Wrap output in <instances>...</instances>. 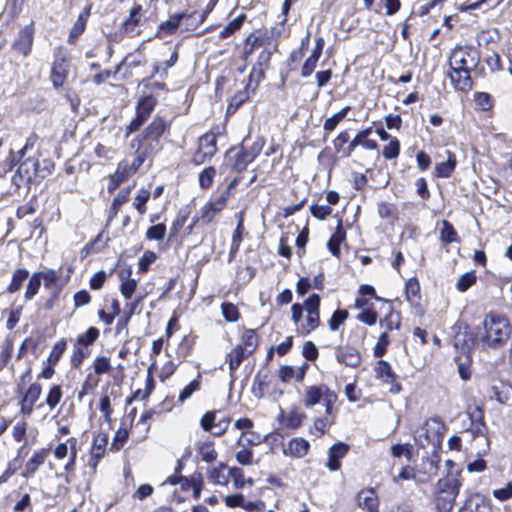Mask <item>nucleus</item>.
Here are the masks:
<instances>
[{"mask_svg":"<svg viewBox=\"0 0 512 512\" xmlns=\"http://www.w3.org/2000/svg\"><path fill=\"white\" fill-rule=\"evenodd\" d=\"M512 332L509 321L497 314H488L482 326L477 328L476 339L483 347L498 349L509 339Z\"/></svg>","mask_w":512,"mask_h":512,"instance_id":"2","label":"nucleus"},{"mask_svg":"<svg viewBox=\"0 0 512 512\" xmlns=\"http://www.w3.org/2000/svg\"><path fill=\"white\" fill-rule=\"evenodd\" d=\"M232 477L236 489L244 487L246 480L244 479V472L239 467H232L229 469V478Z\"/></svg>","mask_w":512,"mask_h":512,"instance_id":"58","label":"nucleus"},{"mask_svg":"<svg viewBox=\"0 0 512 512\" xmlns=\"http://www.w3.org/2000/svg\"><path fill=\"white\" fill-rule=\"evenodd\" d=\"M259 152L260 148L252 147L250 150H248L242 146L241 150L238 151L235 156L233 168L237 172L244 171L247 168L248 164L251 163L256 158Z\"/></svg>","mask_w":512,"mask_h":512,"instance_id":"18","label":"nucleus"},{"mask_svg":"<svg viewBox=\"0 0 512 512\" xmlns=\"http://www.w3.org/2000/svg\"><path fill=\"white\" fill-rule=\"evenodd\" d=\"M491 399H495L500 404H506L509 401V389L504 385H493L489 390Z\"/></svg>","mask_w":512,"mask_h":512,"instance_id":"38","label":"nucleus"},{"mask_svg":"<svg viewBox=\"0 0 512 512\" xmlns=\"http://www.w3.org/2000/svg\"><path fill=\"white\" fill-rule=\"evenodd\" d=\"M42 273H34L29 279L26 292L25 299L31 300L37 293L41 285Z\"/></svg>","mask_w":512,"mask_h":512,"instance_id":"43","label":"nucleus"},{"mask_svg":"<svg viewBox=\"0 0 512 512\" xmlns=\"http://www.w3.org/2000/svg\"><path fill=\"white\" fill-rule=\"evenodd\" d=\"M110 360L105 357H97L94 361V371L98 375L106 374L110 371Z\"/></svg>","mask_w":512,"mask_h":512,"instance_id":"59","label":"nucleus"},{"mask_svg":"<svg viewBox=\"0 0 512 512\" xmlns=\"http://www.w3.org/2000/svg\"><path fill=\"white\" fill-rule=\"evenodd\" d=\"M273 54L272 49H263L261 53L258 56L257 63L253 67L250 75H249V82L248 87L252 85V82L255 81V87L258 85V83L264 78L265 75V69L269 66L271 56Z\"/></svg>","mask_w":512,"mask_h":512,"instance_id":"11","label":"nucleus"},{"mask_svg":"<svg viewBox=\"0 0 512 512\" xmlns=\"http://www.w3.org/2000/svg\"><path fill=\"white\" fill-rule=\"evenodd\" d=\"M320 324V314L310 312L307 313L306 323L301 327V333L304 335L309 334L311 331L315 330Z\"/></svg>","mask_w":512,"mask_h":512,"instance_id":"47","label":"nucleus"},{"mask_svg":"<svg viewBox=\"0 0 512 512\" xmlns=\"http://www.w3.org/2000/svg\"><path fill=\"white\" fill-rule=\"evenodd\" d=\"M476 279L477 277L473 271L467 272L460 277L456 287L460 292H465L476 282Z\"/></svg>","mask_w":512,"mask_h":512,"instance_id":"53","label":"nucleus"},{"mask_svg":"<svg viewBox=\"0 0 512 512\" xmlns=\"http://www.w3.org/2000/svg\"><path fill=\"white\" fill-rule=\"evenodd\" d=\"M62 398V389L60 385H54L50 388L48 395L46 397V404L50 407V409L55 408Z\"/></svg>","mask_w":512,"mask_h":512,"instance_id":"50","label":"nucleus"},{"mask_svg":"<svg viewBox=\"0 0 512 512\" xmlns=\"http://www.w3.org/2000/svg\"><path fill=\"white\" fill-rule=\"evenodd\" d=\"M166 233V226L164 224H157L151 226L146 233L148 239L162 240Z\"/></svg>","mask_w":512,"mask_h":512,"instance_id":"60","label":"nucleus"},{"mask_svg":"<svg viewBox=\"0 0 512 512\" xmlns=\"http://www.w3.org/2000/svg\"><path fill=\"white\" fill-rule=\"evenodd\" d=\"M169 128V123L161 117H155L154 120L145 128L143 133L136 139L142 140V143H158L160 137Z\"/></svg>","mask_w":512,"mask_h":512,"instance_id":"8","label":"nucleus"},{"mask_svg":"<svg viewBox=\"0 0 512 512\" xmlns=\"http://www.w3.org/2000/svg\"><path fill=\"white\" fill-rule=\"evenodd\" d=\"M29 272L26 269H17L12 276V281L7 288L9 293H15L20 289L23 282L28 278Z\"/></svg>","mask_w":512,"mask_h":512,"instance_id":"39","label":"nucleus"},{"mask_svg":"<svg viewBox=\"0 0 512 512\" xmlns=\"http://www.w3.org/2000/svg\"><path fill=\"white\" fill-rule=\"evenodd\" d=\"M42 392V387L39 383H33L30 385V387L27 389L24 397V402H31L33 404L36 403V401L39 399Z\"/></svg>","mask_w":512,"mask_h":512,"instance_id":"56","label":"nucleus"},{"mask_svg":"<svg viewBox=\"0 0 512 512\" xmlns=\"http://www.w3.org/2000/svg\"><path fill=\"white\" fill-rule=\"evenodd\" d=\"M461 470L449 471L448 474L441 478L437 483V489L441 493H448L458 496L460 487L462 486Z\"/></svg>","mask_w":512,"mask_h":512,"instance_id":"12","label":"nucleus"},{"mask_svg":"<svg viewBox=\"0 0 512 512\" xmlns=\"http://www.w3.org/2000/svg\"><path fill=\"white\" fill-rule=\"evenodd\" d=\"M128 431L126 429L120 428L116 431L113 443L111 445V449L118 451L120 450L124 443L128 439Z\"/></svg>","mask_w":512,"mask_h":512,"instance_id":"61","label":"nucleus"},{"mask_svg":"<svg viewBox=\"0 0 512 512\" xmlns=\"http://www.w3.org/2000/svg\"><path fill=\"white\" fill-rule=\"evenodd\" d=\"M65 350H66V341L65 340H60V341L56 342L52 348V351L50 352V355L48 358L49 363L51 365H56Z\"/></svg>","mask_w":512,"mask_h":512,"instance_id":"52","label":"nucleus"},{"mask_svg":"<svg viewBox=\"0 0 512 512\" xmlns=\"http://www.w3.org/2000/svg\"><path fill=\"white\" fill-rule=\"evenodd\" d=\"M334 424V416L332 414H327L325 412V416L318 417L314 421V430L317 432V435H323L327 428Z\"/></svg>","mask_w":512,"mask_h":512,"instance_id":"44","label":"nucleus"},{"mask_svg":"<svg viewBox=\"0 0 512 512\" xmlns=\"http://www.w3.org/2000/svg\"><path fill=\"white\" fill-rule=\"evenodd\" d=\"M149 197L150 192L145 189H142L135 197L134 206L139 214L143 215L146 212V202L148 201Z\"/></svg>","mask_w":512,"mask_h":512,"instance_id":"57","label":"nucleus"},{"mask_svg":"<svg viewBox=\"0 0 512 512\" xmlns=\"http://www.w3.org/2000/svg\"><path fill=\"white\" fill-rule=\"evenodd\" d=\"M228 200V192H223L216 200L207 203L201 210V219L210 223L224 209Z\"/></svg>","mask_w":512,"mask_h":512,"instance_id":"15","label":"nucleus"},{"mask_svg":"<svg viewBox=\"0 0 512 512\" xmlns=\"http://www.w3.org/2000/svg\"><path fill=\"white\" fill-rule=\"evenodd\" d=\"M205 18H206V13L194 12L191 14H185V13L174 14V15L170 16L167 21L162 22L159 25V29L166 31L168 34H173L179 27L180 22L182 20H186L188 26L193 24V21H191V23H188V21L196 20V26H197L198 24H201L205 20Z\"/></svg>","mask_w":512,"mask_h":512,"instance_id":"6","label":"nucleus"},{"mask_svg":"<svg viewBox=\"0 0 512 512\" xmlns=\"http://www.w3.org/2000/svg\"><path fill=\"white\" fill-rule=\"evenodd\" d=\"M479 61V51L473 46H457L452 50L448 76L455 89L468 91L472 88L471 72L478 66Z\"/></svg>","mask_w":512,"mask_h":512,"instance_id":"1","label":"nucleus"},{"mask_svg":"<svg viewBox=\"0 0 512 512\" xmlns=\"http://www.w3.org/2000/svg\"><path fill=\"white\" fill-rule=\"evenodd\" d=\"M406 299L411 303H416L420 299V284L417 278L408 279L405 287Z\"/></svg>","mask_w":512,"mask_h":512,"instance_id":"35","label":"nucleus"},{"mask_svg":"<svg viewBox=\"0 0 512 512\" xmlns=\"http://www.w3.org/2000/svg\"><path fill=\"white\" fill-rule=\"evenodd\" d=\"M33 39V25H27L19 31L17 38L12 44V49L18 53H21L24 57H27L31 52Z\"/></svg>","mask_w":512,"mask_h":512,"instance_id":"9","label":"nucleus"},{"mask_svg":"<svg viewBox=\"0 0 512 512\" xmlns=\"http://www.w3.org/2000/svg\"><path fill=\"white\" fill-rule=\"evenodd\" d=\"M157 104V100L155 97L149 95L140 99L137 104L136 111L138 114H141L142 117L148 119Z\"/></svg>","mask_w":512,"mask_h":512,"instance_id":"33","label":"nucleus"},{"mask_svg":"<svg viewBox=\"0 0 512 512\" xmlns=\"http://www.w3.org/2000/svg\"><path fill=\"white\" fill-rule=\"evenodd\" d=\"M459 512H492V508L483 495L470 493Z\"/></svg>","mask_w":512,"mask_h":512,"instance_id":"14","label":"nucleus"},{"mask_svg":"<svg viewBox=\"0 0 512 512\" xmlns=\"http://www.w3.org/2000/svg\"><path fill=\"white\" fill-rule=\"evenodd\" d=\"M345 238V233L341 228V225L338 226L337 231L332 235L329 239L327 246L330 252L339 257L340 255V244Z\"/></svg>","mask_w":512,"mask_h":512,"instance_id":"36","label":"nucleus"},{"mask_svg":"<svg viewBox=\"0 0 512 512\" xmlns=\"http://www.w3.org/2000/svg\"><path fill=\"white\" fill-rule=\"evenodd\" d=\"M131 147L136 148L138 155L133 160L131 166H128V171L131 173L136 172L140 166L144 163L147 157H149L155 149V145L152 143L144 144L140 139H134L131 142Z\"/></svg>","mask_w":512,"mask_h":512,"instance_id":"13","label":"nucleus"},{"mask_svg":"<svg viewBox=\"0 0 512 512\" xmlns=\"http://www.w3.org/2000/svg\"><path fill=\"white\" fill-rule=\"evenodd\" d=\"M264 44L265 38L253 34L249 35L244 46V58L248 59V57L251 56L256 49L263 47Z\"/></svg>","mask_w":512,"mask_h":512,"instance_id":"34","label":"nucleus"},{"mask_svg":"<svg viewBox=\"0 0 512 512\" xmlns=\"http://www.w3.org/2000/svg\"><path fill=\"white\" fill-rule=\"evenodd\" d=\"M457 164L456 156L448 152V159L445 162L438 163L435 167V173L437 177L448 178L454 171Z\"/></svg>","mask_w":512,"mask_h":512,"instance_id":"26","label":"nucleus"},{"mask_svg":"<svg viewBox=\"0 0 512 512\" xmlns=\"http://www.w3.org/2000/svg\"><path fill=\"white\" fill-rule=\"evenodd\" d=\"M334 350L338 363L350 368H357L360 366L362 356L357 348L350 345H338Z\"/></svg>","mask_w":512,"mask_h":512,"instance_id":"7","label":"nucleus"},{"mask_svg":"<svg viewBox=\"0 0 512 512\" xmlns=\"http://www.w3.org/2000/svg\"><path fill=\"white\" fill-rule=\"evenodd\" d=\"M400 153V142L397 138H393L389 141V143L384 146L382 154L383 156L388 159H396L399 156Z\"/></svg>","mask_w":512,"mask_h":512,"instance_id":"48","label":"nucleus"},{"mask_svg":"<svg viewBox=\"0 0 512 512\" xmlns=\"http://www.w3.org/2000/svg\"><path fill=\"white\" fill-rule=\"evenodd\" d=\"M248 353H246L241 346H235L227 355H226V362L229 365V373L232 378V380H235V371L239 368L241 363L250 357Z\"/></svg>","mask_w":512,"mask_h":512,"instance_id":"19","label":"nucleus"},{"mask_svg":"<svg viewBox=\"0 0 512 512\" xmlns=\"http://www.w3.org/2000/svg\"><path fill=\"white\" fill-rule=\"evenodd\" d=\"M349 451V446L343 442L334 444L329 449V459L326 464L329 470L337 471L341 467L340 459L346 456Z\"/></svg>","mask_w":512,"mask_h":512,"instance_id":"17","label":"nucleus"},{"mask_svg":"<svg viewBox=\"0 0 512 512\" xmlns=\"http://www.w3.org/2000/svg\"><path fill=\"white\" fill-rule=\"evenodd\" d=\"M456 497L457 496L452 494L441 493V491L437 489L435 498L437 509L440 512H450L455 504Z\"/></svg>","mask_w":512,"mask_h":512,"instance_id":"28","label":"nucleus"},{"mask_svg":"<svg viewBox=\"0 0 512 512\" xmlns=\"http://www.w3.org/2000/svg\"><path fill=\"white\" fill-rule=\"evenodd\" d=\"M129 175H130V172L128 171V164L121 162L118 165V168H117L115 174L111 178V181L114 182V187H108V190L110 192L115 190L123 181L126 180V178Z\"/></svg>","mask_w":512,"mask_h":512,"instance_id":"42","label":"nucleus"},{"mask_svg":"<svg viewBox=\"0 0 512 512\" xmlns=\"http://www.w3.org/2000/svg\"><path fill=\"white\" fill-rule=\"evenodd\" d=\"M17 172L22 179L31 181L39 174V163L35 159L28 158L19 165Z\"/></svg>","mask_w":512,"mask_h":512,"instance_id":"22","label":"nucleus"},{"mask_svg":"<svg viewBox=\"0 0 512 512\" xmlns=\"http://www.w3.org/2000/svg\"><path fill=\"white\" fill-rule=\"evenodd\" d=\"M357 146H362L369 150L378 149V144L375 140L366 139L357 134L356 137L349 143L347 150L345 151V156L349 157Z\"/></svg>","mask_w":512,"mask_h":512,"instance_id":"30","label":"nucleus"},{"mask_svg":"<svg viewBox=\"0 0 512 512\" xmlns=\"http://www.w3.org/2000/svg\"><path fill=\"white\" fill-rule=\"evenodd\" d=\"M99 337V330L95 327H90L84 334H81L77 338V342L80 345L88 346L91 345Z\"/></svg>","mask_w":512,"mask_h":512,"instance_id":"54","label":"nucleus"},{"mask_svg":"<svg viewBox=\"0 0 512 512\" xmlns=\"http://www.w3.org/2000/svg\"><path fill=\"white\" fill-rule=\"evenodd\" d=\"M441 226H442L440 229L441 242H443L444 244L459 242L458 233L449 221L442 220Z\"/></svg>","mask_w":512,"mask_h":512,"instance_id":"29","label":"nucleus"},{"mask_svg":"<svg viewBox=\"0 0 512 512\" xmlns=\"http://www.w3.org/2000/svg\"><path fill=\"white\" fill-rule=\"evenodd\" d=\"M236 460L241 465H252L253 464V452L249 448H242L236 455Z\"/></svg>","mask_w":512,"mask_h":512,"instance_id":"64","label":"nucleus"},{"mask_svg":"<svg viewBox=\"0 0 512 512\" xmlns=\"http://www.w3.org/2000/svg\"><path fill=\"white\" fill-rule=\"evenodd\" d=\"M337 400V395L326 385H312L304 389L302 402L306 408H311L321 402L325 405L327 414L333 413V404Z\"/></svg>","mask_w":512,"mask_h":512,"instance_id":"4","label":"nucleus"},{"mask_svg":"<svg viewBox=\"0 0 512 512\" xmlns=\"http://www.w3.org/2000/svg\"><path fill=\"white\" fill-rule=\"evenodd\" d=\"M216 175V169L212 166L205 168L199 174V185L201 188L207 189L213 183V178Z\"/></svg>","mask_w":512,"mask_h":512,"instance_id":"51","label":"nucleus"},{"mask_svg":"<svg viewBox=\"0 0 512 512\" xmlns=\"http://www.w3.org/2000/svg\"><path fill=\"white\" fill-rule=\"evenodd\" d=\"M356 501L359 507L369 512H378V497L373 488H365L358 492Z\"/></svg>","mask_w":512,"mask_h":512,"instance_id":"16","label":"nucleus"},{"mask_svg":"<svg viewBox=\"0 0 512 512\" xmlns=\"http://www.w3.org/2000/svg\"><path fill=\"white\" fill-rule=\"evenodd\" d=\"M85 27H86V18L83 15H79L78 19L76 20V22L74 23V25L70 31L68 41L70 43H75L77 38L84 32Z\"/></svg>","mask_w":512,"mask_h":512,"instance_id":"49","label":"nucleus"},{"mask_svg":"<svg viewBox=\"0 0 512 512\" xmlns=\"http://www.w3.org/2000/svg\"><path fill=\"white\" fill-rule=\"evenodd\" d=\"M310 211L315 218L324 220L332 213V208L329 205H312Z\"/></svg>","mask_w":512,"mask_h":512,"instance_id":"63","label":"nucleus"},{"mask_svg":"<svg viewBox=\"0 0 512 512\" xmlns=\"http://www.w3.org/2000/svg\"><path fill=\"white\" fill-rule=\"evenodd\" d=\"M308 449V441L302 438H294L289 442L288 447L284 449V453L301 458L307 454Z\"/></svg>","mask_w":512,"mask_h":512,"instance_id":"23","label":"nucleus"},{"mask_svg":"<svg viewBox=\"0 0 512 512\" xmlns=\"http://www.w3.org/2000/svg\"><path fill=\"white\" fill-rule=\"evenodd\" d=\"M374 371L378 379L382 380L384 383L391 384V393L397 394L402 390L401 385L395 382L397 376L388 362L384 360L377 361Z\"/></svg>","mask_w":512,"mask_h":512,"instance_id":"10","label":"nucleus"},{"mask_svg":"<svg viewBox=\"0 0 512 512\" xmlns=\"http://www.w3.org/2000/svg\"><path fill=\"white\" fill-rule=\"evenodd\" d=\"M445 431L446 425L438 417H433L415 431L414 439L420 447L431 446L436 450L442 444Z\"/></svg>","mask_w":512,"mask_h":512,"instance_id":"3","label":"nucleus"},{"mask_svg":"<svg viewBox=\"0 0 512 512\" xmlns=\"http://www.w3.org/2000/svg\"><path fill=\"white\" fill-rule=\"evenodd\" d=\"M141 10V5H136L131 9L128 19H126L123 23V28L126 33L130 35H135L137 33L136 28L139 26L141 22Z\"/></svg>","mask_w":512,"mask_h":512,"instance_id":"24","label":"nucleus"},{"mask_svg":"<svg viewBox=\"0 0 512 512\" xmlns=\"http://www.w3.org/2000/svg\"><path fill=\"white\" fill-rule=\"evenodd\" d=\"M217 152V135L208 132L198 140V148L192 156V163L201 165L211 159Z\"/></svg>","mask_w":512,"mask_h":512,"instance_id":"5","label":"nucleus"},{"mask_svg":"<svg viewBox=\"0 0 512 512\" xmlns=\"http://www.w3.org/2000/svg\"><path fill=\"white\" fill-rule=\"evenodd\" d=\"M68 73V61L65 57H61L56 59L52 71H51V80L55 87H61Z\"/></svg>","mask_w":512,"mask_h":512,"instance_id":"20","label":"nucleus"},{"mask_svg":"<svg viewBox=\"0 0 512 512\" xmlns=\"http://www.w3.org/2000/svg\"><path fill=\"white\" fill-rule=\"evenodd\" d=\"M224 463H220L218 467H214L208 471V479L218 485L226 486L229 483V474H225L226 469Z\"/></svg>","mask_w":512,"mask_h":512,"instance_id":"31","label":"nucleus"},{"mask_svg":"<svg viewBox=\"0 0 512 512\" xmlns=\"http://www.w3.org/2000/svg\"><path fill=\"white\" fill-rule=\"evenodd\" d=\"M347 310H336L328 321V326L331 331H336L348 318Z\"/></svg>","mask_w":512,"mask_h":512,"instance_id":"45","label":"nucleus"},{"mask_svg":"<svg viewBox=\"0 0 512 512\" xmlns=\"http://www.w3.org/2000/svg\"><path fill=\"white\" fill-rule=\"evenodd\" d=\"M130 189H122L118 195L113 199L109 209L107 225L117 216L121 206L129 199Z\"/></svg>","mask_w":512,"mask_h":512,"instance_id":"27","label":"nucleus"},{"mask_svg":"<svg viewBox=\"0 0 512 512\" xmlns=\"http://www.w3.org/2000/svg\"><path fill=\"white\" fill-rule=\"evenodd\" d=\"M48 456V450L47 449H41L37 451L32 458L26 463L25 466V476H31L33 475L39 466H41L46 458Z\"/></svg>","mask_w":512,"mask_h":512,"instance_id":"25","label":"nucleus"},{"mask_svg":"<svg viewBox=\"0 0 512 512\" xmlns=\"http://www.w3.org/2000/svg\"><path fill=\"white\" fill-rule=\"evenodd\" d=\"M259 345V338L256 333V330L254 329H246L242 336L240 343H238L236 346H241V348L248 353L249 355H252Z\"/></svg>","mask_w":512,"mask_h":512,"instance_id":"21","label":"nucleus"},{"mask_svg":"<svg viewBox=\"0 0 512 512\" xmlns=\"http://www.w3.org/2000/svg\"><path fill=\"white\" fill-rule=\"evenodd\" d=\"M200 388V382L198 380H193L190 382L179 394V402H185L190 396Z\"/></svg>","mask_w":512,"mask_h":512,"instance_id":"62","label":"nucleus"},{"mask_svg":"<svg viewBox=\"0 0 512 512\" xmlns=\"http://www.w3.org/2000/svg\"><path fill=\"white\" fill-rule=\"evenodd\" d=\"M305 418V413L300 412L297 408H292L283 418V424L288 428L296 429L301 426Z\"/></svg>","mask_w":512,"mask_h":512,"instance_id":"32","label":"nucleus"},{"mask_svg":"<svg viewBox=\"0 0 512 512\" xmlns=\"http://www.w3.org/2000/svg\"><path fill=\"white\" fill-rule=\"evenodd\" d=\"M260 443V437L252 431L242 432L237 445L242 448H248L249 446L257 445Z\"/></svg>","mask_w":512,"mask_h":512,"instance_id":"46","label":"nucleus"},{"mask_svg":"<svg viewBox=\"0 0 512 512\" xmlns=\"http://www.w3.org/2000/svg\"><path fill=\"white\" fill-rule=\"evenodd\" d=\"M246 16L245 14H241L238 17L234 18L232 21L226 25L223 30L220 32L219 37L221 39L227 38L234 34L237 30L241 28L244 23Z\"/></svg>","mask_w":512,"mask_h":512,"instance_id":"40","label":"nucleus"},{"mask_svg":"<svg viewBox=\"0 0 512 512\" xmlns=\"http://www.w3.org/2000/svg\"><path fill=\"white\" fill-rule=\"evenodd\" d=\"M107 435L99 434L94 438L90 454L93 458H102L105 454L107 445Z\"/></svg>","mask_w":512,"mask_h":512,"instance_id":"37","label":"nucleus"},{"mask_svg":"<svg viewBox=\"0 0 512 512\" xmlns=\"http://www.w3.org/2000/svg\"><path fill=\"white\" fill-rule=\"evenodd\" d=\"M222 314L225 320L229 322H235L239 318L238 308L233 303H223L222 306Z\"/></svg>","mask_w":512,"mask_h":512,"instance_id":"55","label":"nucleus"},{"mask_svg":"<svg viewBox=\"0 0 512 512\" xmlns=\"http://www.w3.org/2000/svg\"><path fill=\"white\" fill-rule=\"evenodd\" d=\"M198 454L201 459L207 463L214 462L217 459V452L211 442H204L198 447Z\"/></svg>","mask_w":512,"mask_h":512,"instance_id":"41","label":"nucleus"}]
</instances>
